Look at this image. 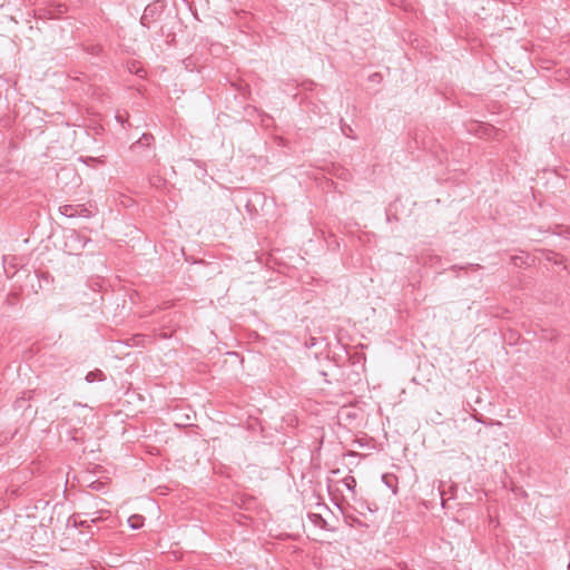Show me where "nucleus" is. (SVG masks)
<instances>
[{"label": "nucleus", "instance_id": "a211bd4d", "mask_svg": "<svg viewBox=\"0 0 570 570\" xmlns=\"http://www.w3.org/2000/svg\"><path fill=\"white\" fill-rule=\"evenodd\" d=\"M387 479H389V476H387V475H383V481L385 482V484H386L387 487H391L390 481H387Z\"/></svg>", "mask_w": 570, "mask_h": 570}, {"label": "nucleus", "instance_id": "aec40b11", "mask_svg": "<svg viewBox=\"0 0 570 570\" xmlns=\"http://www.w3.org/2000/svg\"><path fill=\"white\" fill-rule=\"evenodd\" d=\"M16 405L19 406V407L21 406L20 405V400H16Z\"/></svg>", "mask_w": 570, "mask_h": 570}, {"label": "nucleus", "instance_id": "4468645a", "mask_svg": "<svg viewBox=\"0 0 570 570\" xmlns=\"http://www.w3.org/2000/svg\"><path fill=\"white\" fill-rule=\"evenodd\" d=\"M78 517H79V514L72 515L73 525L77 528L78 527H88V520H78Z\"/></svg>", "mask_w": 570, "mask_h": 570}, {"label": "nucleus", "instance_id": "f257e3e1", "mask_svg": "<svg viewBox=\"0 0 570 570\" xmlns=\"http://www.w3.org/2000/svg\"><path fill=\"white\" fill-rule=\"evenodd\" d=\"M91 243V239L77 230H71L66 235L65 246L70 254H79L86 248L87 244Z\"/></svg>", "mask_w": 570, "mask_h": 570}, {"label": "nucleus", "instance_id": "6ab92c4d", "mask_svg": "<svg viewBox=\"0 0 570 570\" xmlns=\"http://www.w3.org/2000/svg\"><path fill=\"white\" fill-rule=\"evenodd\" d=\"M440 495H441V500H442V505L444 507V504H445V500H444V498H443V492H442V491H440Z\"/></svg>", "mask_w": 570, "mask_h": 570}, {"label": "nucleus", "instance_id": "39448f33", "mask_svg": "<svg viewBox=\"0 0 570 570\" xmlns=\"http://www.w3.org/2000/svg\"><path fill=\"white\" fill-rule=\"evenodd\" d=\"M77 208L78 205H62L59 207V212L61 215L66 217H77Z\"/></svg>", "mask_w": 570, "mask_h": 570}, {"label": "nucleus", "instance_id": "9d476101", "mask_svg": "<svg viewBox=\"0 0 570 570\" xmlns=\"http://www.w3.org/2000/svg\"><path fill=\"white\" fill-rule=\"evenodd\" d=\"M343 483L347 490H350L352 493H355L356 480L353 476L345 478Z\"/></svg>", "mask_w": 570, "mask_h": 570}, {"label": "nucleus", "instance_id": "2eb2a0df", "mask_svg": "<svg viewBox=\"0 0 570 570\" xmlns=\"http://www.w3.org/2000/svg\"><path fill=\"white\" fill-rule=\"evenodd\" d=\"M298 86H301L305 90H313L316 83L313 80H305L301 82Z\"/></svg>", "mask_w": 570, "mask_h": 570}, {"label": "nucleus", "instance_id": "6e6552de", "mask_svg": "<svg viewBox=\"0 0 570 570\" xmlns=\"http://www.w3.org/2000/svg\"><path fill=\"white\" fill-rule=\"evenodd\" d=\"M481 268H482V266L479 264H468V265H452L450 269L456 272V271H468V269L479 271Z\"/></svg>", "mask_w": 570, "mask_h": 570}, {"label": "nucleus", "instance_id": "f8f14e48", "mask_svg": "<svg viewBox=\"0 0 570 570\" xmlns=\"http://www.w3.org/2000/svg\"><path fill=\"white\" fill-rule=\"evenodd\" d=\"M91 216V212L90 209H88L85 205H78V208H77V217H90Z\"/></svg>", "mask_w": 570, "mask_h": 570}, {"label": "nucleus", "instance_id": "f3484780", "mask_svg": "<svg viewBox=\"0 0 570 570\" xmlns=\"http://www.w3.org/2000/svg\"><path fill=\"white\" fill-rule=\"evenodd\" d=\"M370 79H371V80H373V81H374V80H380V79H381V75H380V73H377V72H375V73H373V75L370 77Z\"/></svg>", "mask_w": 570, "mask_h": 570}, {"label": "nucleus", "instance_id": "423d86ee", "mask_svg": "<svg viewBox=\"0 0 570 570\" xmlns=\"http://www.w3.org/2000/svg\"><path fill=\"white\" fill-rule=\"evenodd\" d=\"M144 521H145V518L142 515L134 514V515L129 517L128 524L131 529L138 530V529L142 528Z\"/></svg>", "mask_w": 570, "mask_h": 570}, {"label": "nucleus", "instance_id": "0eeeda50", "mask_svg": "<svg viewBox=\"0 0 570 570\" xmlns=\"http://www.w3.org/2000/svg\"><path fill=\"white\" fill-rule=\"evenodd\" d=\"M104 380V373L100 370L90 371L86 375V381L88 383H92L95 381H102Z\"/></svg>", "mask_w": 570, "mask_h": 570}, {"label": "nucleus", "instance_id": "dca6fc26", "mask_svg": "<svg viewBox=\"0 0 570 570\" xmlns=\"http://www.w3.org/2000/svg\"><path fill=\"white\" fill-rule=\"evenodd\" d=\"M512 263L515 266H521L522 264H524V261H523V257H521V256H513L512 257Z\"/></svg>", "mask_w": 570, "mask_h": 570}, {"label": "nucleus", "instance_id": "f03ea898", "mask_svg": "<svg viewBox=\"0 0 570 570\" xmlns=\"http://www.w3.org/2000/svg\"><path fill=\"white\" fill-rule=\"evenodd\" d=\"M157 12H158L157 3L148 4L145 8L144 13L140 18L141 26L149 28L150 21L155 18Z\"/></svg>", "mask_w": 570, "mask_h": 570}, {"label": "nucleus", "instance_id": "9b49d317", "mask_svg": "<svg viewBox=\"0 0 570 570\" xmlns=\"http://www.w3.org/2000/svg\"><path fill=\"white\" fill-rule=\"evenodd\" d=\"M86 51L92 56H99L102 51V47L100 45H88Z\"/></svg>", "mask_w": 570, "mask_h": 570}, {"label": "nucleus", "instance_id": "20e7f679", "mask_svg": "<svg viewBox=\"0 0 570 570\" xmlns=\"http://www.w3.org/2000/svg\"><path fill=\"white\" fill-rule=\"evenodd\" d=\"M154 140L155 138L151 134H142L138 140L131 144L130 149L137 151L138 148L150 147Z\"/></svg>", "mask_w": 570, "mask_h": 570}, {"label": "nucleus", "instance_id": "412c9836", "mask_svg": "<svg viewBox=\"0 0 570 570\" xmlns=\"http://www.w3.org/2000/svg\"><path fill=\"white\" fill-rule=\"evenodd\" d=\"M569 570H570V563H569Z\"/></svg>", "mask_w": 570, "mask_h": 570}, {"label": "nucleus", "instance_id": "7ed1b4c3", "mask_svg": "<svg viewBox=\"0 0 570 570\" xmlns=\"http://www.w3.org/2000/svg\"><path fill=\"white\" fill-rule=\"evenodd\" d=\"M19 265L18 263V258L14 257V256H4L3 257V268H4V273L7 274L8 277H13L14 274L17 273V266Z\"/></svg>", "mask_w": 570, "mask_h": 570}, {"label": "nucleus", "instance_id": "ddd939ff", "mask_svg": "<svg viewBox=\"0 0 570 570\" xmlns=\"http://www.w3.org/2000/svg\"><path fill=\"white\" fill-rule=\"evenodd\" d=\"M309 519H311L314 523L318 524V525H320V527H322V528H324V525L326 524V521L322 518V515H321V514H317V513H311V514H309Z\"/></svg>", "mask_w": 570, "mask_h": 570}, {"label": "nucleus", "instance_id": "1a4fd4ad", "mask_svg": "<svg viewBox=\"0 0 570 570\" xmlns=\"http://www.w3.org/2000/svg\"><path fill=\"white\" fill-rule=\"evenodd\" d=\"M340 126L341 131L345 137L356 139V137L353 135V128L348 124L344 122L343 119L341 120Z\"/></svg>", "mask_w": 570, "mask_h": 570}]
</instances>
